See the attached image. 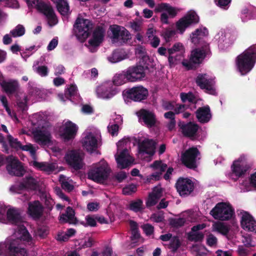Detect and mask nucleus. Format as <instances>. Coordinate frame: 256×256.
Masks as SVG:
<instances>
[{
	"label": "nucleus",
	"instance_id": "nucleus-54",
	"mask_svg": "<svg viewBox=\"0 0 256 256\" xmlns=\"http://www.w3.org/2000/svg\"><path fill=\"white\" fill-rule=\"evenodd\" d=\"M176 32L170 28H166L162 34V36L165 40L166 42H168L171 38L174 36Z\"/></svg>",
	"mask_w": 256,
	"mask_h": 256
},
{
	"label": "nucleus",
	"instance_id": "nucleus-50",
	"mask_svg": "<svg viewBox=\"0 0 256 256\" xmlns=\"http://www.w3.org/2000/svg\"><path fill=\"white\" fill-rule=\"evenodd\" d=\"M24 34L25 28L22 24H18L10 32V34L14 38L22 36Z\"/></svg>",
	"mask_w": 256,
	"mask_h": 256
},
{
	"label": "nucleus",
	"instance_id": "nucleus-17",
	"mask_svg": "<svg viewBox=\"0 0 256 256\" xmlns=\"http://www.w3.org/2000/svg\"><path fill=\"white\" fill-rule=\"evenodd\" d=\"M138 154L142 158L150 157L154 153L155 143L152 140L138 137Z\"/></svg>",
	"mask_w": 256,
	"mask_h": 256
},
{
	"label": "nucleus",
	"instance_id": "nucleus-43",
	"mask_svg": "<svg viewBox=\"0 0 256 256\" xmlns=\"http://www.w3.org/2000/svg\"><path fill=\"white\" fill-rule=\"evenodd\" d=\"M60 220L62 222H68L70 224H74L76 221L74 212V210L70 207H68L66 209V214H62L60 216Z\"/></svg>",
	"mask_w": 256,
	"mask_h": 256
},
{
	"label": "nucleus",
	"instance_id": "nucleus-40",
	"mask_svg": "<svg viewBox=\"0 0 256 256\" xmlns=\"http://www.w3.org/2000/svg\"><path fill=\"white\" fill-rule=\"evenodd\" d=\"M52 0L56 4L58 11L62 15L66 16L70 14L69 6L66 0Z\"/></svg>",
	"mask_w": 256,
	"mask_h": 256
},
{
	"label": "nucleus",
	"instance_id": "nucleus-52",
	"mask_svg": "<svg viewBox=\"0 0 256 256\" xmlns=\"http://www.w3.org/2000/svg\"><path fill=\"white\" fill-rule=\"evenodd\" d=\"M8 140L10 146L18 150H21L23 146L21 144L20 142L18 140L17 138H13L11 135L8 136Z\"/></svg>",
	"mask_w": 256,
	"mask_h": 256
},
{
	"label": "nucleus",
	"instance_id": "nucleus-63",
	"mask_svg": "<svg viewBox=\"0 0 256 256\" xmlns=\"http://www.w3.org/2000/svg\"><path fill=\"white\" fill-rule=\"evenodd\" d=\"M85 220L86 226H96V216H87Z\"/></svg>",
	"mask_w": 256,
	"mask_h": 256
},
{
	"label": "nucleus",
	"instance_id": "nucleus-38",
	"mask_svg": "<svg viewBox=\"0 0 256 256\" xmlns=\"http://www.w3.org/2000/svg\"><path fill=\"white\" fill-rule=\"evenodd\" d=\"M196 116L199 122L206 123L212 118V114L208 106L200 108L196 112Z\"/></svg>",
	"mask_w": 256,
	"mask_h": 256
},
{
	"label": "nucleus",
	"instance_id": "nucleus-62",
	"mask_svg": "<svg viewBox=\"0 0 256 256\" xmlns=\"http://www.w3.org/2000/svg\"><path fill=\"white\" fill-rule=\"evenodd\" d=\"M180 246L179 240L176 237L173 238L170 244V248L174 252Z\"/></svg>",
	"mask_w": 256,
	"mask_h": 256
},
{
	"label": "nucleus",
	"instance_id": "nucleus-41",
	"mask_svg": "<svg viewBox=\"0 0 256 256\" xmlns=\"http://www.w3.org/2000/svg\"><path fill=\"white\" fill-rule=\"evenodd\" d=\"M212 228L213 232H218L223 235L227 234L230 230L228 224L220 222H214Z\"/></svg>",
	"mask_w": 256,
	"mask_h": 256
},
{
	"label": "nucleus",
	"instance_id": "nucleus-30",
	"mask_svg": "<svg viewBox=\"0 0 256 256\" xmlns=\"http://www.w3.org/2000/svg\"><path fill=\"white\" fill-rule=\"evenodd\" d=\"M104 30L102 28H98L94 31L92 38L88 40V47L90 51L94 52L96 48L102 42Z\"/></svg>",
	"mask_w": 256,
	"mask_h": 256
},
{
	"label": "nucleus",
	"instance_id": "nucleus-39",
	"mask_svg": "<svg viewBox=\"0 0 256 256\" xmlns=\"http://www.w3.org/2000/svg\"><path fill=\"white\" fill-rule=\"evenodd\" d=\"M162 188L160 186H156L154 188L153 191L149 194L146 202L148 207L155 205L158 200L162 196Z\"/></svg>",
	"mask_w": 256,
	"mask_h": 256
},
{
	"label": "nucleus",
	"instance_id": "nucleus-36",
	"mask_svg": "<svg viewBox=\"0 0 256 256\" xmlns=\"http://www.w3.org/2000/svg\"><path fill=\"white\" fill-rule=\"evenodd\" d=\"M208 50V46H205L202 49L196 48L192 52L190 60L194 64H199L202 62Z\"/></svg>",
	"mask_w": 256,
	"mask_h": 256
},
{
	"label": "nucleus",
	"instance_id": "nucleus-10",
	"mask_svg": "<svg viewBox=\"0 0 256 256\" xmlns=\"http://www.w3.org/2000/svg\"><path fill=\"white\" fill-rule=\"evenodd\" d=\"M123 97L125 101L128 99L134 102H141L147 98L148 91L142 86H138L123 92Z\"/></svg>",
	"mask_w": 256,
	"mask_h": 256
},
{
	"label": "nucleus",
	"instance_id": "nucleus-2",
	"mask_svg": "<svg viewBox=\"0 0 256 256\" xmlns=\"http://www.w3.org/2000/svg\"><path fill=\"white\" fill-rule=\"evenodd\" d=\"M256 62V44L246 50L238 55L236 60V66L238 72L244 75L250 72Z\"/></svg>",
	"mask_w": 256,
	"mask_h": 256
},
{
	"label": "nucleus",
	"instance_id": "nucleus-47",
	"mask_svg": "<svg viewBox=\"0 0 256 256\" xmlns=\"http://www.w3.org/2000/svg\"><path fill=\"white\" fill-rule=\"evenodd\" d=\"M180 98L182 102H188L190 103V108L192 110V108H196L194 102V94L190 92L186 94V93H181L180 94Z\"/></svg>",
	"mask_w": 256,
	"mask_h": 256
},
{
	"label": "nucleus",
	"instance_id": "nucleus-18",
	"mask_svg": "<svg viewBox=\"0 0 256 256\" xmlns=\"http://www.w3.org/2000/svg\"><path fill=\"white\" fill-rule=\"evenodd\" d=\"M182 163L189 168H195L196 162L200 159V153L196 148H191L186 150L182 156Z\"/></svg>",
	"mask_w": 256,
	"mask_h": 256
},
{
	"label": "nucleus",
	"instance_id": "nucleus-29",
	"mask_svg": "<svg viewBox=\"0 0 256 256\" xmlns=\"http://www.w3.org/2000/svg\"><path fill=\"white\" fill-rule=\"evenodd\" d=\"M156 12H162L160 20L164 24L168 23V14L170 17H174L178 12L176 8L166 3L159 4L156 8Z\"/></svg>",
	"mask_w": 256,
	"mask_h": 256
},
{
	"label": "nucleus",
	"instance_id": "nucleus-15",
	"mask_svg": "<svg viewBox=\"0 0 256 256\" xmlns=\"http://www.w3.org/2000/svg\"><path fill=\"white\" fill-rule=\"evenodd\" d=\"M40 182L38 178H35L30 175L26 176L20 184H15L11 186L10 190L16 193H20V190L22 189L39 190Z\"/></svg>",
	"mask_w": 256,
	"mask_h": 256
},
{
	"label": "nucleus",
	"instance_id": "nucleus-48",
	"mask_svg": "<svg viewBox=\"0 0 256 256\" xmlns=\"http://www.w3.org/2000/svg\"><path fill=\"white\" fill-rule=\"evenodd\" d=\"M130 142L129 138H124L116 144L117 152L120 151H129L128 148L130 147Z\"/></svg>",
	"mask_w": 256,
	"mask_h": 256
},
{
	"label": "nucleus",
	"instance_id": "nucleus-27",
	"mask_svg": "<svg viewBox=\"0 0 256 256\" xmlns=\"http://www.w3.org/2000/svg\"><path fill=\"white\" fill-rule=\"evenodd\" d=\"M110 30L112 33V38L114 42H124L130 38V34L122 26L113 25L110 26Z\"/></svg>",
	"mask_w": 256,
	"mask_h": 256
},
{
	"label": "nucleus",
	"instance_id": "nucleus-21",
	"mask_svg": "<svg viewBox=\"0 0 256 256\" xmlns=\"http://www.w3.org/2000/svg\"><path fill=\"white\" fill-rule=\"evenodd\" d=\"M22 222V211L15 208L8 206L6 210V222L5 224H11L18 226L17 229L15 232L18 231L20 226H25L20 224Z\"/></svg>",
	"mask_w": 256,
	"mask_h": 256
},
{
	"label": "nucleus",
	"instance_id": "nucleus-11",
	"mask_svg": "<svg viewBox=\"0 0 256 256\" xmlns=\"http://www.w3.org/2000/svg\"><path fill=\"white\" fill-rule=\"evenodd\" d=\"M198 22L199 17L196 13L194 10H190L176 22V26L180 33L182 34L186 28Z\"/></svg>",
	"mask_w": 256,
	"mask_h": 256
},
{
	"label": "nucleus",
	"instance_id": "nucleus-44",
	"mask_svg": "<svg viewBox=\"0 0 256 256\" xmlns=\"http://www.w3.org/2000/svg\"><path fill=\"white\" fill-rule=\"evenodd\" d=\"M130 82L125 70L116 74L113 78V83L116 86H121Z\"/></svg>",
	"mask_w": 256,
	"mask_h": 256
},
{
	"label": "nucleus",
	"instance_id": "nucleus-57",
	"mask_svg": "<svg viewBox=\"0 0 256 256\" xmlns=\"http://www.w3.org/2000/svg\"><path fill=\"white\" fill-rule=\"evenodd\" d=\"M48 232V230L46 226H38L35 231V235L36 236H39L43 238L46 236Z\"/></svg>",
	"mask_w": 256,
	"mask_h": 256
},
{
	"label": "nucleus",
	"instance_id": "nucleus-46",
	"mask_svg": "<svg viewBox=\"0 0 256 256\" xmlns=\"http://www.w3.org/2000/svg\"><path fill=\"white\" fill-rule=\"evenodd\" d=\"M116 119L117 120L116 124L110 122L108 126V132L112 136H117L118 134L119 129L118 124L121 123L122 121V118L120 116H117Z\"/></svg>",
	"mask_w": 256,
	"mask_h": 256
},
{
	"label": "nucleus",
	"instance_id": "nucleus-37",
	"mask_svg": "<svg viewBox=\"0 0 256 256\" xmlns=\"http://www.w3.org/2000/svg\"><path fill=\"white\" fill-rule=\"evenodd\" d=\"M208 30L205 27H200L196 29L190 34V42L194 44L200 42L201 40L208 35Z\"/></svg>",
	"mask_w": 256,
	"mask_h": 256
},
{
	"label": "nucleus",
	"instance_id": "nucleus-6",
	"mask_svg": "<svg viewBox=\"0 0 256 256\" xmlns=\"http://www.w3.org/2000/svg\"><path fill=\"white\" fill-rule=\"evenodd\" d=\"M250 168L248 164V156L244 154H241L233 162L231 166V172L228 176L234 180L244 175Z\"/></svg>",
	"mask_w": 256,
	"mask_h": 256
},
{
	"label": "nucleus",
	"instance_id": "nucleus-26",
	"mask_svg": "<svg viewBox=\"0 0 256 256\" xmlns=\"http://www.w3.org/2000/svg\"><path fill=\"white\" fill-rule=\"evenodd\" d=\"M64 159L66 162L74 169L82 167V154L76 150H70L66 154Z\"/></svg>",
	"mask_w": 256,
	"mask_h": 256
},
{
	"label": "nucleus",
	"instance_id": "nucleus-3",
	"mask_svg": "<svg viewBox=\"0 0 256 256\" xmlns=\"http://www.w3.org/2000/svg\"><path fill=\"white\" fill-rule=\"evenodd\" d=\"M110 168L104 160L93 164L88 172V178L96 182L102 184L108 178Z\"/></svg>",
	"mask_w": 256,
	"mask_h": 256
},
{
	"label": "nucleus",
	"instance_id": "nucleus-24",
	"mask_svg": "<svg viewBox=\"0 0 256 256\" xmlns=\"http://www.w3.org/2000/svg\"><path fill=\"white\" fill-rule=\"evenodd\" d=\"M150 168L155 172L148 176L145 182L152 183L160 180L162 173L166 169L167 166L161 161L156 160L150 164Z\"/></svg>",
	"mask_w": 256,
	"mask_h": 256
},
{
	"label": "nucleus",
	"instance_id": "nucleus-34",
	"mask_svg": "<svg viewBox=\"0 0 256 256\" xmlns=\"http://www.w3.org/2000/svg\"><path fill=\"white\" fill-rule=\"evenodd\" d=\"M30 164L37 170L44 171L48 174L55 171L57 168V166L55 163L40 162L36 160L31 162Z\"/></svg>",
	"mask_w": 256,
	"mask_h": 256
},
{
	"label": "nucleus",
	"instance_id": "nucleus-25",
	"mask_svg": "<svg viewBox=\"0 0 256 256\" xmlns=\"http://www.w3.org/2000/svg\"><path fill=\"white\" fill-rule=\"evenodd\" d=\"M114 156L118 166L120 169L126 168L134 163V159L129 151L126 150L116 152Z\"/></svg>",
	"mask_w": 256,
	"mask_h": 256
},
{
	"label": "nucleus",
	"instance_id": "nucleus-8",
	"mask_svg": "<svg viewBox=\"0 0 256 256\" xmlns=\"http://www.w3.org/2000/svg\"><path fill=\"white\" fill-rule=\"evenodd\" d=\"M34 141L42 146H47L56 156L60 149L56 146H53L50 131L42 127V129L36 130L33 132Z\"/></svg>",
	"mask_w": 256,
	"mask_h": 256
},
{
	"label": "nucleus",
	"instance_id": "nucleus-42",
	"mask_svg": "<svg viewBox=\"0 0 256 256\" xmlns=\"http://www.w3.org/2000/svg\"><path fill=\"white\" fill-rule=\"evenodd\" d=\"M181 128L184 134L189 137H192L198 131V126L196 124L190 122L186 125L182 126Z\"/></svg>",
	"mask_w": 256,
	"mask_h": 256
},
{
	"label": "nucleus",
	"instance_id": "nucleus-64",
	"mask_svg": "<svg viewBox=\"0 0 256 256\" xmlns=\"http://www.w3.org/2000/svg\"><path fill=\"white\" fill-rule=\"evenodd\" d=\"M231 0H216V4L220 8L226 10L228 8Z\"/></svg>",
	"mask_w": 256,
	"mask_h": 256
},
{
	"label": "nucleus",
	"instance_id": "nucleus-9",
	"mask_svg": "<svg viewBox=\"0 0 256 256\" xmlns=\"http://www.w3.org/2000/svg\"><path fill=\"white\" fill-rule=\"evenodd\" d=\"M168 62L170 67L179 64L184 58L186 49L184 45L180 42H176L170 48H168Z\"/></svg>",
	"mask_w": 256,
	"mask_h": 256
},
{
	"label": "nucleus",
	"instance_id": "nucleus-14",
	"mask_svg": "<svg viewBox=\"0 0 256 256\" xmlns=\"http://www.w3.org/2000/svg\"><path fill=\"white\" fill-rule=\"evenodd\" d=\"M78 126L71 121L64 120L58 130V134L65 141L73 139L76 134Z\"/></svg>",
	"mask_w": 256,
	"mask_h": 256
},
{
	"label": "nucleus",
	"instance_id": "nucleus-20",
	"mask_svg": "<svg viewBox=\"0 0 256 256\" xmlns=\"http://www.w3.org/2000/svg\"><path fill=\"white\" fill-rule=\"evenodd\" d=\"M130 82H134L144 80L145 70L142 66H132L124 70Z\"/></svg>",
	"mask_w": 256,
	"mask_h": 256
},
{
	"label": "nucleus",
	"instance_id": "nucleus-55",
	"mask_svg": "<svg viewBox=\"0 0 256 256\" xmlns=\"http://www.w3.org/2000/svg\"><path fill=\"white\" fill-rule=\"evenodd\" d=\"M8 206H6L4 204L0 203V222L5 224L6 222V210Z\"/></svg>",
	"mask_w": 256,
	"mask_h": 256
},
{
	"label": "nucleus",
	"instance_id": "nucleus-23",
	"mask_svg": "<svg viewBox=\"0 0 256 256\" xmlns=\"http://www.w3.org/2000/svg\"><path fill=\"white\" fill-rule=\"evenodd\" d=\"M240 225L245 230L256 233V220L249 213L245 211L240 212Z\"/></svg>",
	"mask_w": 256,
	"mask_h": 256
},
{
	"label": "nucleus",
	"instance_id": "nucleus-19",
	"mask_svg": "<svg viewBox=\"0 0 256 256\" xmlns=\"http://www.w3.org/2000/svg\"><path fill=\"white\" fill-rule=\"evenodd\" d=\"M6 170L10 175L22 176L25 172V170L22 163L14 156H10L6 159Z\"/></svg>",
	"mask_w": 256,
	"mask_h": 256
},
{
	"label": "nucleus",
	"instance_id": "nucleus-22",
	"mask_svg": "<svg viewBox=\"0 0 256 256\" xmlns=\"http://www.w3.org/2000/svg\"><path fill=\"white\" fill-rule=\"evenodd\" d=\"M214 39L217 42L219 48L224 50L234 42L235 38L230 32L221 30L215 36Z\"/></svg>",
	"mask_w": 256,
	"mask_h": 256
},
{
	"label": "nucleus",
	"instance_id": "nucleus-51",
	"mask_svg": "<svg viewBox=\"0 0 256 256\" xmlns=\"http://www.w3.org/2000/svg\"><path fill=\"white\" fill-rule=\"evenodd\" d=\"M38 149V146L31 144H28L22 148V150L28 152L34 159L36 157V152Z\"/></svg>",
	"mask_w": 256,
	"mask_h": 256
},
{
	"label": "nucleus",
	"instance_id": "nucleus-5",
	"mask_svg": "<svg viewBox=\"0 0 256 256\" xmlns=\"http://www.w3.org/2000/svg\"><path fill=\"white\" fill-rule=\"evenodd\" d=\"M29 8H36L44 14L50 26H53L58 22L57 18L50 4L39 0H24Z\"/></svg>",
	"mask_w": 256,
	"mask_h": 256
},
{
	"label": "nucleus",
	"instance_id": "nucleus-53",
	"mask_svg": "<svg viewBox=\"0 0 256 256\" xmlns=\"http://www.w3.org/2000/svg\"><path fill=\"white\" fill-rule=\"evenodd\" d=\"M192 249L196 252V256H206L207 255V250L203 246L194 245Z\"/></svg>",
	"mask_w": 256,
	"mask_h": 256
},
{
	"label": "nucleus",
	"instance_id": "nucleus-49",
	"mask_svg": "<svg viewBox=\"0 0 256 256\" xmlns=\"http://www.w3.org/2000/svg\"><path fill=\"white\" fill-rule=\"evenodd\" d=\"M204 237V235L202 232L194 230L192 229L191 231L188 234V238L192 241H202Z\"/></svg>",
	"mask_w": 256,
	"mask_h": 256
},
{
	"label": "nucleus",
	"instance_id": "nucleus-1",
	"mask_svg": "<svg viewBox=\"0 0 256 256\" xmlns=\"http://www.w3.org/2000/svg\"><path fill=\"white\" fill-rule=\"evenodd\" d=\"M20 242L28 246H32L34 242L23 226H20L18 231L14 232L4 242H0V256H26V251L20 246Z\"/></svg>",
	"mask_w": 256,
	"mask_h": 256
},
{
	"label": "nucleus",
	"instance_id": "nucleus-7",
	"mask_svg": "<svg viewBox=\"0 0 256 256\" xmlns=\"http://www.w3.org/2000/svg\"><path fill=\"white\" fill-rule=\"evenodd\" d=\"M234 210L228 202L218 203L210 212V214L216 220L226 221L232 219L234 215Z\"/></svg>",
	"mask_w": 256,
	"mask_h": 256
},
{
	"label": "nucleus",
	"instance_id": "nucleus-12",
	"mask_svg": "<svg viewBox=\"0 0 256 256\" xmlns=\"http://www.w3.org/2000/svg\"><path fill=\"white\" fill-rule=\"evenodd\" d=\"M74 27L77 37L79 39L84 40L88 37L92 24L88 20L78 18Z\"/></svg>",
	"mask_w": 256,
	"mask_h": 256
},
{
	"label": "nucleus",
	"instance_id": "nucleus-32",
	"mask_svg": "<svg viewBox=\"0 0 256 256\" xmlns=\"http://www.w3.org/2000/svg\"><path fill=\"white\" fill-rule=\"evenodd\" d=\"M136 115L139 118V120L142 121L148 127H152L156 124L155 116L150 111L142 109L136 112Z\"/></svg>",
	"mask_w": 256,
	"mask_h": 256
},
{
	"label": "nucleus",
	"instance_id": "nucleus-45",
	"mask_svg": "<svg viewBox=\"0 0 256 256\" xmlns=\"http://www.w3.org/2000/svg\"><path fill=\"white\" fill-rule=\"evenodd\" d=\"M59 180L62 188L65 190L71 191L74 189V183L69 178H67L63 175H60L59 177Z\"/></svg>",
	"mask_w": 256,
	"mask_h": 256
},
{
	"label": "nucleus",
	"instance_id": "nucleus-16",
	"mask_svg": "<svg viewBox=\"0 0 256 256\" xmlns=\"http://www.w3.org/2000/svg\"><path fill=\"white\" fill-rule=\"evenodd\" d=\"M118 90L113 86L110 82H104L98 86L96 89L98 98L102 99H110L114 96Z\"/></svg>",
	"mask_w": 256,
	"mask_h": 256
},
{
	"label": "nucleus",
	"instance_id": "nucleus-31",
	"mask_svg": "<svg viewBox=\"0 0 256 256\" xmlns=\"http://www.w3.org/2000/svg\"><path fill=\"white\" fill-rule=\"evenodd\" d=\"M238 188L240 192L251 191L254 188H256V171L251 174L248 178L240 180Z\"/></svg>",
	"mask_w": 256,
	"mask_h": 256
},
{
	"label": "nucleus",
	"instance_id": "nucleus-28",
	"mask_svg": "<svg viewBox=\"0 0 256 256\" xmlns=\"http://www.w3.org/2000/svg\"><path fill=\"white\" fill-rule=\"evenodd\" d=\"M194 184L188 178H180L176 184L177 191L181 196L190 194L194 190Z\"/></svg>",
	"mask_w": 256,
	"mask_h": 256
},
{
	"label": "nucleus",
	"instance_id": "nucleus-35",
	"mask_svg": "<svg viewBox=\"0 0 256 256\" xmlns=\"http://www.w3.org/2000/svg\"><path fill=\"white\" fill-rule=\"evenodd\" d=\"M130 52L124 50H116L108 57V60L111 63L118 62L129 58Z\"/></svg>",
	"mask_w": 256,
	"mask_h": 256
},
{
	"label": "nucleus",
	"instance_id": "nucleus-60",
	"mask_svg": "<svg viewBox=\"0 0 256 256\" xmlns=\"http://www.w3.org/2000/svg\"><path fill=\"white\" fill-rule=\"evenodd\" d=\"M136 185L130 184L124 188L122 192L124 194L130 195L136 192Z\"/></svg>",
	"mask_w": 256,
	"mask_h": 256
},
{
	"label": "nucleus",
	"instance_id": "nucleus-56",
	"mask_svg": "<svg viewBox=\"0 0 256 256\" xmlns=\"http://www.w3.org/2000/svg\"><path fill=\"white\" fill-rule=\"evenodd\" d=\"M130 208L134 212H139L142 209V202L140 200H138L132 202L130 205Z\"/></svg>",
	"mask_w": 256,
	"mask_h": 256
},
{
	"label": "nucleus",
	"instance_id": "nucleus-13",
	"mask_svg": "<svg viewBox=\"0 0 256 256\" xmlns=\"http://www.w3.org/2000/svg\"><path fill=\"white\" fill-rule=\"evenodd\" d=\"M196 84L202 89L210 94L215 95L216 94L214 88V77L212 74H199L196 80Z\"/></svg>",
	"mask_w": 256,
	"mask_h": 256
},
{
	"label": "nucleus",
	"instance_id": "nucleus-59",
	"mask_svg": "<svg viewBox=\"0 0 256 256\" xmlns=\"http://www.w3.org/2000/svg\"><path fill=\"white\" fill-rule=\"evenodd\" d=\"M78 94V90L76 85L72 84L68 88L67 90L66 91L65 94L66 96H77Z\"/></svg>",
	"mask_w": 256,
	"mask_h": 256
},
{
	"label": "nucleus",
	"instance_id": "nucleus-61",
	"mask_svg": "<svg viewBox=\"0 0 256 256\" xmlns=\"http://www.w3.org/2000/svg\"><path fill=\"white\" fill-rule=\"evenodd\" d=\"M186 222L183 218H176L170 220V224L174 227H178L182 226Z\"/></svg>",
	"mask_w": 256,
	"mask_h": 256
},
{
	"label": "nucleus",
	"instance_id": "nucleus-33",
	"mask_svg": "<svg viewBox=\"0 0 256 256\" xmlns=\"http://www.w3.org/2000/svg\"><path fill=\"white\" fill-rule=\"evenodd\" d=\"M44 207L38 200H34L28 203V214L33 218L38 219L42 215Z\"/></svg>",
	"mask_w": 256,
	"mask_h": 256
},
{
	"label": "nucleus",
	"instance_id": "nucleus-4",
	"mask_svg": "<svg viewBox=\"0 0 256 256\" xmlns=\"http://www.w3.org/2000/svg\"><path fill=\"white\" fill-rule=\"evenodd\" d=\"M100 136L98 130L94 126L88 127L82 136L80 142L83 148L90 152L94 151L98 148Z\"/></svg>",
	"mask_w": 256,
	"mask_h": 256
},
{
	"label": "nucleus",
	"instance_id": "nucleus-58",
	"mask_svg": "<svg viewBox=\"0 0 256 256\" xmlns=\"http://www.w3.org/2000/svg\"><path fill=\"white\" fill-rule=\"evenodd\" d=\"M135 52L136 56L140 58H144L146 56V50L143 46H137Z\"/></svg>",
	"mask_w": 256,
	"mask_h": 256
}]
</instances>
